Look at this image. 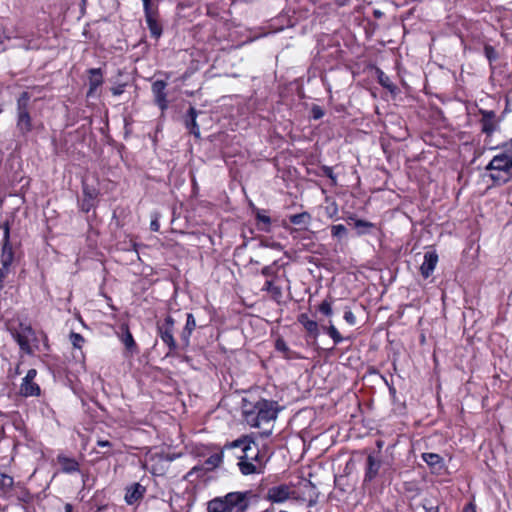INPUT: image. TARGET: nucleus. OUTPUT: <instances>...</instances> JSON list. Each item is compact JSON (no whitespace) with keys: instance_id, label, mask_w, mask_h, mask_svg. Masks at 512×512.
Wrapping results in <instances>:
<instances>
[{"instance_id":"obj_1","label":"nucleus","mask_w":512,"mask_h":512,"mask_svg":"<svg viewBox=\"0 0 512 512\" xmlns=\"http://www.w3.org/2000/svg\"><path fill=\"white\" fill-rule=\"evenodd\" d=\"M227 449L239 448L237 467L244 476L260 475L265 472L266 461L258 445L250 436H243L225 445Z\"/></svg>"},{"instance_id":"obj_2","label":"nucleus","mask_w":512,"mask_h":512,"mask_svg":"<svg viewBox=\"0 0 512 512\" xmlns=\"http://www.w3.org/2000/svg\"><path fill=\"white\" fill-rule=\"evenodd\" d=\"M254 501H256V495L250 490L229 492L210 500L207 504V511L247 512Z\"/></svg>"},{"instance_id":"obj_3","label":"nucleus","mask_w":512,"mask_h":512,"mask_svg":"<svg viewBox=\"0 0 512 512\" xmlns=\"http://www.w3.org/2000/svg\"><path fill=\"white\" fill-rule=\"evenodd\" d=\"M276 402L269 400H259L255 403H245L243 405L244 421L253 428H261L265 424H269L277 417Z\"/></svg>"},{"instance_id":"obj_4","label":"nucleus","mask_w":512,"mask_h":512,"mask_svg":"<svg viewBox=\"0 0 512 512\" xmlns=\"http://www.w3.org/2000/svg\"><path fill=\"white\" fill-rule=\"evenodd\" d=\"M486 170L494 182L506 183L512 178V139L491 159Z\"/></svg>"},{"instance_id":"obj_5","label":"nucleus","mask_w":512,"mask_h":512,"mask_svg":"<svg viewBox=\"0 0 512 512\" xmlns=\"http://www.w3.org/2000/svg\"><path fill=\"white\" fill-rule=\"evenodd\" d=\"M7 329L16 340L21 350L31 353V341L35 338L34 331L30 325L15 320L7 323Z\"/></svg>"},{"instance_id":"obj_6","label":"nucleus","mask_w":512,"mask_h":512,"mask_svg":"<svg viewBox=\"0 0 512 512\" xmlns=\"http://www.w3.org/2000/svg\"><path fill=\"white\" fill-rule=\"evenodd\" d=\"M30 94L22 92L17 100V127L22 133H27L32 129L31 117L28 111Z\"/></svg>"},{"instance_id":"obj_7","label":"nucleus","mask_w":512,"mask_h":512,"mask_svg":"<svg viewBox=\"0 0 512 512\" xmlns=\"http://www.w3.org/2000/svg\"><path fill=\"white\" fill-rule=\"evenodd\" d=\"M174 324L175 321L171 316H167L164 319L162 324L158 325V334L161 340L168 346L169 352L167 355H170L176 351L178 345L175 341L173 332H174Z\"/></svg>"},{"instance_id":"obj_8","label":"nucleus","mask_w":512,"mask_h":512,"mask_svg":"<svg viewBox=\"0 0 512 512\" xmlns=\"http://www.w3.org/2000/svg\"><path fill=\"white\" fill-rule=\"evenodd\" d=\"M37 376L36 369L28 370L20 385V394L25 397L39 396L41 393L40 386L35 382Z\"/></svg>"},{"instance_id":"obj_9","label":"nucleus","mask_w":512,"mask_h":512,"mask_svg":"<svg viewBox=\"0 0 512 512\" xmlns=\"http://www.w3.org/2000/svg\"><path fill=\"white\" fill-rule=\"evenodd\" d=\"M83 199L80 203V208L83 212L88 213L92 208L96 206V201L99 196V190L88 185L86 181L82 183Z\"/></svg>"},{"instance_id":"obj_10","label":"nucleus","mask_w":512,"mask_h":512,"mask_svg":"<svg viewBox=\"0 0 512 512\" xmlns=\"http://www.w3.org/2000/svg\"><path fill=\"white\" fill-rule=\"evenodd\" d=\"M295 491L287 484L270 487L267 491V499L274 503H282L288 500Z\"/></svg>"},{"instance_id":"obj_11","label":"nucleus","mask_w":512,"mask_h":512,"mask_svg":"<svg viewBox=\"0 0 512 512\" xmlns=\"http://www.w3.org/2000/svg\"><path fill=\"white\" fill-rule=\"evenodd\" d=\"M382 466V460L374 455L373 453L369 454L366 459L365 466V474H364V483L372 482L378 475L380 468Z\"/></svg>"},{"instance_id":"obj_12","label":"nucleus","mask_w":512,"mask_h":512,"mask_svg":"<svg viewBox=\"0 0 512 512\" xmlns=\"http://www.w3.org/2000/svg\"><path fill=\"white\" fill-rule=\"evenodd\" d=\"M481 131L486 135L493 134L499 127V120L494 111L480 110Z\"/></svg>"},{"instance_id":"obj_13","label":"nucleus","mask_w":512,"mask_h":512,"mask_svg":"<svg viewBox=\"0 0 512 512\" xmlns=\"http://www.w3.org/2000/svg\"><path fill=\"white\" fill-rule=\"evenodd\" d=\"M146 493V487L136 482L126 487L125 489V502L128 505L139 503Z\"/></svg>"},{"instance_id":"obj_14","label":"nucleus","mask_w":512,"mask_h":512,"mask_svg":"<svg viewBox=\"0 0 512 512\" xmlns=\"http://www.w3.org/2000/svg\"><path fill=\"white\" fill-rule=\"evenodd\" d=\"M166 86V82L162 80H157L152 84L154 101L161 111H165L168 108L167 94L165 92Z\"/></svg>"},{"instance_id":"obj_15","label":"nucleus","mask_w":512,"mask_h":512,"mask_svg":"<svg viewBox=\"0 0 512 512\" xmlns=\"http://www.w3.org/2000/svg\"><path fill=\"white\" fill-rule=\"evenodd\" d=\"M438 262V255L435 251L426 252L420 271L424 278H428L434 271Z\"/></svg>"},{"instance_id":"obj_16","label":"nucleus","mask_w":512,"mask_h":512,"mask_svg":"<svg viewBox=\"0 0 512 512\" xmlns=\"http://www.w3.org/2000/svg\"><path fill=\"white\" fill-rule=\"evenodd\" d=\"M89 78V90L87 96L91 97L95 94V91L103 84V73L100 68H91L88 70Z\"/></svg>"},{"instance_id":"obj_17","label":"nucleus","mask_w":512,"mask_h":512,"mask_svg":"<svg viewBox=\"0 0 512 512\" xmlns=\"http://www.w3.org/2000/svg\"><path fill=\"white\" fill-rule=\"evenodd\" d=\"M145 20L153 37L159 38L162 34V27L157 21V13L153 9L144 11Z\"/></svg>"},{"instance_id":"obj_18","label":"nucleus","mask_w":512,"mask_h":512,"mask_svg":"<svg viewBox=\"0 0 512 512\" xmlns=\"http://www.w3.org/2000/svg\"><path fill=\"white\" fill-rule=\"evenodd\" d=\"M197 115L198 111L194 107H190L185 118V126L191 134L199 138L200 129L196 121Z\"/></svg>"},{"instance_id":"obj_19","label":"nucleus","mask_w":512,"mask_h":512,"mask_svg":"<svg viewBox=\"0 0 512 512\" xmlns=\"http://www.w3.org/2000/svg\"><path fill=\"white\" fill-rule=\"evenodd\" d=\"M196 328V321L192 313L187 314L186 324L181 333V341L185 347L190 344V336Z\"/></svg>"},{"instance_id":"obj_20","label":"nucleus","mask_w":512,"mask_h":512,"mask_svg":"<svg viewBox=\"0 0 512 512\" xmlns=\"http://www.w3.org/2000/svg\"><path fill=\"white\" fill-rule=\"evenodd\" d=\"M422 460L432 469L441 470L444 467L443 458L436 453H423Z\"/></svg>"},{"instance_id":"obj_21","label":"nucleus","mask_w":512,"mask_h":512,"mask_svg":"<svg viewBox=\"0 0 512 512\" xmlns=\"http://www.w3.org/2000/svg\"><path fill=\"white\" fill-rule=\"evenodd\" d=\"M57 461L61 465V469L64 473H73L79 470V463L73 458L59 455Z\"/></svg>"},{"instance_id":"obj_22","label":"nucleus","mask_w":512,"mask_h":512,"mask_svg":"<svg viewBox=\"0 0 512 512\" xmlns=\"http://www.w3.org/2000/svg\"><path fill=\"white\" fill-rule=\"evenodd\" d=\"M299 322L303 325L305 330L313 337L316 338L319 335V328L317 322L309 319L306 314H301L299 316Z\"/></svg>"},{"instance_id":"obj_23","label":"nucleus","mask_w":512,"mask_h":512,"mask_svg":"<svg viewBox=\"0 0 512 512\" xmlns=\"http://www.w3.org/2000/svg\"><path fill=\"white\" fill-rule=\"evenodd\" d=\"M262 291L269 292L271 297L277 302H279L283 296L282 288L275 285L273 280H267L262 288Z\"/></svg>"},{"instance_id":"obj_24","label":"nucleus","mask_w":512,"mask_h":512,"mask_svg":"<svg viewBox=\"0 0 512 512\" xmlns=\"http://www.w3.org/2000/svg\"><path fill=\"white\" fill-rule=\"evenodd\" d=\"M275 348L277 351L283 353L286 359L296 358L295 353L292 352L287 346L286 342L282 338H278L275 342Z\"/></svg>"},{"instance_id":"obj_25","label":"nucleus","mask_w":512,"mask_h":512,"mask_svg":"<svg viewBox=\"0 0 512 512\" xmlns=\"http://www.w3.org/2000/svg\"><path fill=\"white\" fill-rule=\"evenodd\" d=\"M290 222L294 225L307 226L311 220V216L307 212L291 215Z\"/></svg>"},{"instance_id":"obj_26","label":"nucleus","mask_w":512,"mask_h":512,"mask_svg":"<svg viewBox=\"0 0 512 512\" xmlns=\"http://www.w3.org/2000/svg\"><path fill=\"white\" fill-rule=\"evenodd\" d=\"M323 330L333 339L335 344H339L343 341V337L333 324L323 327Z\"/></svg>"},{"instance_id":"obj_27","label":"nucleus","mask_w":512,"mask_h":512,"mask_svg":"<svg viewBox=\"0 0 512 512\" xmlns=\"http://www.w3.org/2000/svg\"><path fill=\"white\" fill-rule=\"evenodd\" d=\"M69 339H70V342L73 345V347L76 349H81L85 342L84 337L81 334L76 333V332L70 333Z\"/></svg>"},{"instance_id":"obj_28","label":"nucleus","mask_w":512,"mask_h":512,"mask_svg":"<svg viewBox=\"0 0 512 512\" xmlns=\"http://www.w3.org/2000/svg\"><path fill=\"white\" fill-rule=\"evenodd\" d=\"M122 342L128 350L132 351L133 349L136 348L134 338L128 329H126V332L122 338Z\"/></svg>"},{"instance_id":"obj_29","label":"nucleus","mask_w":512,"mask_h":512,"mask_svg":"<svg viewBox=\"0 0 512 512\" xmlns=\"http://www.w3.org/2000/svg\"><path fill=\"white\" fill-rule=\"evenodd\" d=\"M223 460V455L219 453H215L207 458L206 464L212 468L218 467Z\"/></svg>"},{"instance_id":"obj_30","label":"nucleus","mask_w":512,"mask_h":512,"mask_svg":"<svg viewBox=\"0 0 512 512\" xmlns=\"http://www.w3.org/2000/svg\"><path fill=\"white\" fill-rule=\"evenodd\" d=\"M347 233V229L342 224L333 225L331 227V234L333 237L341 238L345 236Z\"/></svg>"},{"instance_id":"obj_31","label":"nucleus","mask_w":512,"mask_h":512,"mask_svg":"<svg viewBox=\"0 0 512 512\" xmlns=\"http://www.w3.org/2000/svg\"><path fill=\"white\" fill-rule=\"evenodd\" d=\"M276 262H274L271 265H267L262 268L261 274L266 277H272L275 278L277 276V270L275 268Z\"/></svg>"},{"instance_id":"obj_32","label":"nucleus","mask_w":512,"mask_h":512,"mask_svg":"<svg viewBox=\"0 0 512 512\" xmlns=\"http://www.w3.org/2000/svg\"><path fill=\"white\" fill-rule=\"evenodd\" d=\"M319 311L327 316H331L332 315V306H331V303L327 300H324L320 305H319Z\"/></svg>"},{"instance_id":"obj_33","label":"nucleus","mask_w":512,"mask_h":512,"mask_svg":"<svg viewBox=\"0 0 512 512\" xmlns=\"http://www.w3.org/2000/svg\"><path fill=\"white\" fill-rule=\"evenodd\" d=\"M0 484L3 487H11L13 485V478L4 473H0Z\"/></svg>"},{"instance_id":"obj_34","label":"nucleus","mask_w":512,"mask_h":512,"mask_svg":"<svg viewBox=\"0 0 512 512\" xmlns=\"http://www.w3.org/2000/svg\"><path fill=\"white\" fill-rule=\"evenodd\" d=\"M344 319L349 325H355L356 324V316L351 310H347L344 313Z\"/></svg>"},{"instance_id":"obj_35","label":"nucleus","mask_w":512,"mask_h":512,"mask_svg":"<svg viewBox=\"0 0 512 512\" xmlns=\"http://www.w3.org/2000/svg\"><path fill=\"white\" fill-rule=\"evenodd\" d=\"M373 226H374L373 223L368 222V221H364V220H356L355 221V227L358 229L371 228Z\"/></svg>"},{"instance_id":"obj_36","label":"nucleus","mask_w":512,"mask_h":512,"mask_svg":"<svg viewBox=\"0 0 512 512\" xmlns=\"http://www.w3.org/2000/svg\"><path fill=\"white\" fill-rule=\"evenodd\" d=\"M312 115L314 119H320L323 117L324 112L319 106H314L312 108Z\"/></svg>"},{"instance_id":"obj_37","label":"nucleus","mask_w":512,"mask_h":512,"mask_svg":"<svg viewBox=\"0 0 512 512\" xmlns=\"http://www.w3.org/2000/svg\"><path fill=\"white\" fill-rule=\"evenodd\" d=\"M485 54L490 61H492L496 58L495 50L491 46L485 47Z\"/></svg>"},{"instance_id":"obj_38","label":"nucleus","mask_w":512,"mask_h":512,"mask_svg":"<svg viewBox=\"0 0 512 512\" xmlns=\"http://www.w3.org/2000/svg\"><path fill=\"white\" fill-rule=\"evenodd\" d=\"M257 219L260 221V222H263L264 224L266 225H270L271 223V219L269 216L267 215H264L260 212L257 213Z\"/></svg>"},{"instance_id":"obj_39","label":"nucleus","mask_w":512,"mask_h":512,"mask_svg":"<svg viewBox=\"0 0 512 512\" xmlns=\"http://www.w3.org/2000/svg\"><path fill=\"white\" fill-rule=\"evenodd\" d=\"M160 228L159 221L157 219H154L150 223V229L154 232H157Z\"/></svg>"},{"instance_id":"obj_40","label":"nucleus","mask_w":512,"mask_h":512,"mask_svg":"<svg viewBox=\"0 0 512 512\" xmlns=\"http://www.w3.org/2000/svg\"><path fill=\"white\" fill-rule=\"evenodd\" d=\"M111 91H112L113 95L119 96L124 92V87L123 86L114 87L111 89Z\"/></svg>"},{"instance_id":"obj_41","label":"nucleus","mask_w":512,"mask_h":512,"mask_svg":"<svg viewBox=\"0 0 512 512\" xmlns=\"http://www.w3.org/2000/svg\"><path fill=\"white\" fill-rule=\"evenodd\" d=\"M424 509H425V512H439V507L438 506H427V505H424Z\"/></svg>"},{"instance_id":"obj_42","label":"nucleus","mask_w":512,"mask_h":512,"mask_svg":"<svg viewBox=\"0 0 512 512\" xmlns=\"http://www.w3.org/2000/svg\"><path fill=\"white\" fill-rule=\"evenodd\" d=\"M97 445L99 447H110L111 446L110 442L107 440H98Z\"/></svg>"},{"instance_id":"obj_43","label":"nucleus","mask_w":512,"mask_h":512,"mask_svg":"<svg viewBox=\"0 0 512 512\" xmlns=\"http://www.w3.org/2000/svg\"><path fill=\"white\" fill-rule=\"evenodd\" d=\"M142 1H143V6H144V11L152 9L151 0H142Z\"/></svg>"},{"instance_id":"obj_44","label":"nucleus","mask_w":512,"mask_h":512,"mask_svg":"<svg viewBox=\"0 0 512 512\" xmlns=\"http://www.w3.org/2000/svg\"><path fill=\"white\" fill-rule=\"evenodd\" d=\"M73 511V507L71 504H66L65 505V512H72Z\"/></svg>"},{"instance_id":"obj_45","label":"nucleus","mask_w":512,"mask_h":512,"mask_svg":"<svg viewBox=\"0 0 512 512\" xmlns=\"http://www.w3.org/2000/svg\"><path fill=\"white\" fill-rule=\"evenodd\" d=\"M345 1L346 0H335L336 4L340 7L344 6L345 5Z\"/></svg>"},{"instance_id":"obj_46","label":"nucleus","mask_w":512,"mask_h":512,"mask_svg":"<svg viewBox=\"0 0 512 512\" xmlns=\"http://www.w3.org/2000/svg\"><path fill=\"white\" fill-rule=\"evenodd\" d=\"M326 174L328 177L332 178L333 179V176H332V171L330 168H327V171H326Z\"/></svg>"},{"instance_id":"obj_47","label":"nucleus","mask_w":512,"mask_h":512,"mask_svg":"<svg viewBox=\"0 0 512 512\" xmlns=\"http://www.w3.org/2000/svg\"><path fill=\"white\" fill-rule=\"evenodd\" d=\"M270 434H271V430H266V431L262 432V436H265V437L269 436Z\"/></svg>"},{"instance_id":"obj_48","label":"nucleus","mask_w":512,"mask_h":512,"mask_svg":"<svg viewBox=\"0 0 512 512\" xmlns=\"http://www.w3.org/2000/svg\"><path fill=\"white\" fill-rule=\"evenodd\" d=\"M20 373H21V372H20L19 365H18V366H17V368H16V370H15V374H17V375H18V374H20Z\"/></svg>"},{"instance_id":"obj_49","label":"nucleus","mask_w":512,"mask_h":512,"mask_svg":"<svg viewBox=\"0 0 512 512\" xmlns=\"http://www.w3.org/2000/svg\"><path fill=\"white\" fill-rule=\"evenodd\" d=\"M194 470H196V467H194L191 471H189L188 475H191Z\"/></svg>"},{"instance_id":"obj_50","label":"nucleus","mask_w":512,"mask_h":512,"mask_svg":"<svg viewBox=\"0 0 512 512\" xmlns=\"http://www.w3.org/2000/svg\"><path fill=\"white\" fill-rule=\"evenodd\" d=\"M2 112V110L0 109V113Z\"/></svg>"}]
</instances>
